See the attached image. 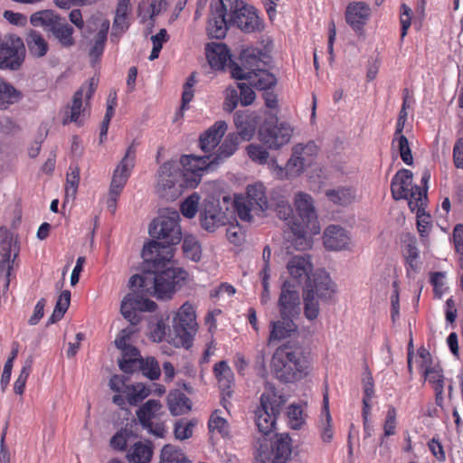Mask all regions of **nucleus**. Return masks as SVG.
Here are the masks:
<instances>
[{
  "label": "nucleus",
  "mask_w": 463,
  "mask_h": 463,
  "mask_svg": "<svg viewBox=\"0 0 463 463\" xmlns=\"http://www.w3.org/2000/svg\"><path fill=\"white\" fill-rule=\"evenodd\" d=\"M129 437L130 431L126 429L118 431L110 439L111 448L119 451L125 450Z\"/></svg>",
  "instance_id": "338daca9"
},
{
  "label": "nucleus",
  "mask_w": 463,
  "mask_h": 463,
  "mask_svg": "<svg viewBox=\"0 0 463 463\" xmlns=\"http://www.w3.org/2000/svg\"><path fill=\"white\" fill-rule=\"evenodd\" d=\"M397 412L393 406H390L386 412L383 423V436L389 437L395 434Z\"/></svg>",
  "instance_id": "e2e57ef3"
},
{
  "label": "nucleus",
  "mask_w": 463,
  "mask_h": 463,
  "mask_svg": "<svg viewBox=\"0 0 463 463\" xmlns=\"http://www.w3.org/2000/svg\"><path fill=\"white\" fill-rule=\"evenodd\" d=\"M294 317L280 316L276 319L269 322V335L268 337L269 344L279 342L288 337L297 331V325L293 320Z\"/></svg>",
  "instance_id": "393cba45"
},
{
  "label": "nucleus",
  "mask_w": 463,
  "mask_h": 463,
  "mask_svg": "<svg viewBox=\"0 0 463 463\" xmlns=\"http://www.w3.org/2000/svg\"><path fill=\"white\" fill-rule=\"evenodd\" d=\"M32 371V361H26L23 365L20 374L14 382V392L16 394L22 395L25 389L27 379Z\"/></svg>",
  "instance_id": "052dcab7"
},
{
  "label": "nucleus",
  "mask_w": 463,
  "mask_h": 463,
  "mask_svg": "<svg viewBox=\"0 0 463 463\" xmlns=\"http://www.w3.org/2000/svg\"><path fill=\"white\" fill-rule=\"evenodd\" d=\"M69 17L70 21L81 31L84 37H87L88 34L92 32L93 26H97L98 22L100 21V19H94L92 21H89L85 25L81 13L79 9L71 10Z\"/></svg>",
  "instance_id": "3c124183"
},
{
  "label": "nucleus",
  "mask_w": 463,
  "mask_h": 463,
  "mask_svg": "<svg viewBox=\"0 0 463 463\" xmlns=\"http://www.w3.org/2000/svg\"><path fill=\"white\" fill-rule=\"evenodd\" d=\"M142 258L147 264L148 270L143 275L131 276L129 287L140 288L141 292L158 299L170 298L176 285L186 277L183 269L175 267L172 250L160 249L157 242L149 241L143 247Z\"/></svg>",
  "instance_id": "f257e3e1"
},
{
  "label": "nucleus",
  "mask_w": 463,
  "mask_h": 463,
  "mask_svg": "<svg viewBox=\"0 0 463 463\" xmlns=\"http://www.w3.org/2000/svg\"><path fill=\"white\" fill-rule=\"evenodd\" d=\"M73 32V28L70 24L61 22L52 30L55 39L64 48H70L75 44V40L72 36Z\"/></svg>",
  "instance_id": "37998d69"
},
{
  "label": "nucleus",
  "mask_w": 463,
  "mask_h": 463,
  "mask_svg": "<svg viewBox=\"0 0 463 463\" xmlns=\"http://www.w3.org/2000/svg\"><path fill=\"white\" fill-rule=\"evenodd\" d=\"M392 146L399 150L402 160L408 165L413 163L411 150L409 146L408 139L405 136L393 137Z\"/></svg>",
  "instance_id": "5fc2aeb1"
},
{
  "label": "nucleus",
  "mask_w": 463,
  "mask_h": 463,
  "mask_svg": "<svg viewBox=\"0 0 463 463\" xmlns=\"http://www.w3.org/2000/svg\"><path fill=\"white\" fill-rule=\"evenodd\" d=\"M323 244L330 251L350 250L353 246L350 232L335 224H331L325 229Z\"/></svg>",
  "instance_id": "aec40b11"
},
{
  "label": "nucleus",
  "mask_w": 463,
  "mask_h": 463,
  "mask_svg": "<svg viewBox=\"0 0 463 463\" xmlns=\"http://www.w3.org/2000/svg\"><path fill=\"white\" fill-rule=\"evenodd\" d=\"M199 219L201 226L209 232H213L227 221L225 213L222 210L219 202L214 199L203 201Z\"/></svg>",
  "instance_id": "6ab92c4d"
},
{
  "label": "nucleus",
  "mask_w": 463,
  "mask_h": 463,
  "mask_svg": "<svg viewBox=\"0 0 463 463\" xmlns=\"http://www.w3.org/2000/svg\"><path fill=\"white\" fill-rule=\"evenodd\" d=\"M179 178H182L179 163L168 161L164 163L158 170L157 191L162 197H174L176 192H172Z\"/></svg>",
  "instance_id": "a211bd4d"
},
{
  "label": "nucleus",
  "mask_w": 463,
  "mask_h": 463,
  "mask_svg": "<svg viewBox=\"0 0 463 463\" xmlns=\"http://www.w3.org/2000/svg\"><path fill=\"white\" fill-rule=\"evenodd\" d=\"M289 277L297 284L306 282V285L313 281V264L308 254L295 255L289 259L287 264Z\"/></svg>",
  "instance_id": "412c9836"
},
{
  "label": "nucleus",
  "mask_w": 463,
  "mask_h": 463,
  "mask_svg": "<svg viewBox=\"0 0 463 463\" xmlns=\"http://www.w3.org/2000/svg\"><path fill=\"white\" fill-rule=\"evenodd\" d=\"M371 16V8L364 2H351L345 13L346 24L357 33H360Z\"/></svg>",
  "instance_id": "5701e85b"
},
{
  "label": "nucleus",
  "mask_w": 463,
  "mask_h": 463,
  "mask_svg": "<svg viewBox=\"0 0 463 463\" xmlns=\"http://www.w3.org/2000/svg\"><path fill=\"white\" fill-rule=\"evenodd\" d=\"M232 5V21L244 33L260 32L264 28L263 22L256 9L239 0H228Z\"/></svg>",
  "instance_id": "ddd939ff"
},
{
  "label": "nucleus",
  "mask_w": 463,
  "mask_h": 463,
  "mask_svg": "<svg viewBox=\"0 0 463 463\" xmlns=\"http://www.w3.org/2000/svg\"><path fill=\"white\" fill-rule=\"evenodd\" d=\"M21 98L20 91L13 85L0 80V109H6L9 106L18 102Z\"/></svg>",
  "instance_id": "79ce46f5"
},
{
  "label": "nucleus",
  "mask_w": 463,
  "mask_h": 463,
  "mask_svg": "<svg viewBox=\"0 0 463 463\" xmlns=\"http://www.w3.org/2000/svg\"><path fill=\"white\" fill-rule=\"evenodd\" d=\"M213 373L222 392L230 396L231 388L234 382V376L231 367L225 361H221L215 364Z\"/></svg>",
  "instance_id": "2f4dec72"
},
{
  "label": "nucleus",
  "mask_w": 463,
  "mask_h": 463,
  "mask_svg": "<svg viewBox=\"0 0 463 463\" xmlns=\"http://www.w3.org/2000/svg\"><path fill=\"white\" fill-rule=\"evenodd\" d=\"M243 198L253 207L260 210V212L265 211L269 206L265 187L261 183L248 185L247 196Z\"/></svg>",
  "instance_id": "72a5a7b5"
},
{
  "label": "nucleus",
  "mask_w": 463,
  "mask_h": 463,
  "mask_svg": "<svg viewBox=\"0 0 463 463\" xmlns=\"http://www.w3.org/2000/svg\"><path fill=\"white\" fill-rule=\"evenodd\" d=\"M162 404L158 400L150 399L137 411L138 422L142 427H149L150 422L162 414Z\"/></svg>",
  "instance_id": "c756f323"
},
{
  "label": "nucleus",
  "mask_w": 463,
  "mask_h": 463,
  "mask_svg": "<svg viewBox=\"0 0 463 463\" xmlns=\"http://www.w3.org/2000/svg\"><path fill=\"white\" fill-rule=\"evenodd\" d=\"M226 237L228 241L234 244L240 245L244 241V231L238 223H231L226 230Z\"/></svg>",
  "instance_id": "0e129e2a"
},
{
  "label": "nucleus",
  "mask_w": 463,
  "mask_h": 463,
  "mask_svg": "<svg viewBox=\"0 0 463 463\" xmlns=\"http://www.w3.org/2000/svg\"><path fill=\"white\" fill-rule=\"evenodd\" d=\"M326 195L333 203L347 206L354 202L356 191L352 186H340L327 190Z\"/></svg>",
  "instance_id": "c9c22d12"
},
{
  "label": "nucleus",
  "mask_w": 463,
  "mask_h": 463,
  "mask_svg": "<svg viewBox=\"0 0 463 463\" xmlns=\"http://www.w3.org/2000/svg\"><path fill=\"white\" fill-rule=\"evenodd\" d=\"M298 148H292V154L286 164V168L290 178L300 175L307 167L298 156Z\"/></svg>",
  "instance_id": "603ef678"
},
{
  "label": "nucleus",
  "mask_w": 463,
  "mask_h": 463,
  "mask_svg": "<svg viewBox=\"0 0 463 463\" xmlns=\"http://www.w3.org/2000/svg\"><path fill=\"white\" fill-rule=\"evenodd\" d=\"M238 146V136L236 134H229L219 148L210 155L212 156V162L217 166L224 159L230 157L234 154Z\"/></svg>",
  "instance_id": "e433bc0d"
},
{
  "label": "nucleus",
  "mask_w": 463,
  "mask_h": 463,
  "mask_svg": "<svg viewBox=\"0 0 463 463\" xmlns=\"http://www.w3.org/2000/svg\"><path fill=\"white\" fill-rule=\"evenodd\" d=\"M323 411L319 420L320 436L324 442L329 443L333 439L332 418L329 413V401L327 394L324 395Z\"/></svg>",
  "instance_id": "ea45409f"
},
{
  "label": "nucleus",
  "mask_w": 463,
  "mask_h": 463,
  "mask_svg": "<svg viewBox=\"0 0 463 463\" xmlns=\"http://www.w3.org/2000/svg\"><path fill=\"white\" fill-rule=\"evenodd\" d=\"M80 182V169L76 165H71L66 177L65 197L66 200H73L76 196Z\"/></svg>",
  "instance_id": "8fccbe9b"
},
{
  "label": "nucleus",
  "mask_w": 463,
  "mask_h": 463,
  "mask_svg": "<svg viewBox=\"0 0 463 463\" xmlns=\"http://www.w3.org/2000/svg\"><path fill=\"white\" fill-rule=\"evenodd\" d=\"M266 53L259 48L250 47L241 54L242 66L231 64V74L237 80H246L249 84L260 89L269 90L277 83L274 74L263 68V59Z\"/></svg>",
  "instance_id": "7ed1b4c3"
},
{
  "label": "nucleus",
  "mask_w": 463,
  "mask_h": 463,
  "mask_svg": "<svg viewBox=\"0 0 463 463\" xmlns=\"http://www.w3.org/2000/svg\"><path fill=\"white\" fill-rule=\"evenodd\" d=\"M194 424L191 421H178L175 425V436L177 439L184 440L193 435Z\"/></svg>",
  "instance_id": "774afa93"
},
{
  "label": "nucleus",
  "mask_w": 463,
  "mask_h": 463,
  "mask_svg": "<svg viewBox=\"0 0 463 463\" xmlns=\"http://www.w3.org/2000/svg\"><path fill=\"white\" fill-rule=\"evenodd\" d=\"M61 18L52 10H42L33 14L30 22L34 27H43L52 32Z\"/></svg>",
  "instance_id": "4c0bfd02"
},
{
  "label": "nucleus",
  "mask_w": 463,
  "mask_h": 463,
  "mask_svg": "<svg viewBox=\"0 0 463 463\" xmlns=\"http://www.w3.org/2000/svg\"><path fill=\"white\" fill-rule=\"evenodd\" d=\"M157 305L153 300L145 298L137 293H128L121 301L120 312L132 326H137L140 320V312H153Z\"/></svg>",
  "instance_id": "2eb2a0df"
},
{
  "label": "nucleus",
  "mask_w": 463,
  "mask_h": 463,
  "mask_svg": "<svg viewBox=\"0 0 463 463\" xmlns=\"http://www.w3.org/2000/svg\"><path fill=\"white\" fill-rule=\"evenodd\" d=\"M199 203L200 196L197 193L189 195L180 206L182 214L188 219L194 218L198 212Z\"/></svg>",
  "instance_id": "6e6d98bb"
},
{
  "label": "nucleus",
  "mask_w": 463,
  "mask_h": 463,
  "mask_svg": "<svg viewBox=\"0 0 463 463\" xmlns=\"http://www.w3.org/2000/svg\"><path fill=\"white\" fill-rule=\"evenodd\" d=\"M70 303H71V292L69 290H63L60 294V296L56 301V305L54 307V309H53V312H52L51 317L48 320V323L54 324L57 321H59L60 319H61L62 317L64 316V314L66 313V311L70 306Z\"/></svg>",
  "instance_id": "de8ad7c7"
},
{
  "label": "nucleus",
  "mask_w": 463,
  "mask_h": 463,
  "mask_svg": "<svg viewBox=\"0 0 463 463\" xmlns=\"http://www.w3.org/2000/svg\"><path fill=\"white\" fill-rule=\"evenodd\" d=\"M280 316L295 317L300 310V298L295 285L289 281L283 283L278 300Z\"/></svg>",
  "instance_id": "4be33fe9"
},
{
  "label": "nucleus",
  "mask_w": 463,
  "mask_h": 463,
  "mask_svg": "<svg viewBox=\"0 0 463 463\" xmlns=\"http://www.w3.org/2000/svg\"><path fill=\"white\" fill-rule=\"evenodd\" d=\"M128 14H119L116 12L112 27L113 32L111 36L113 37L117 34L124 33L128 29Z\"/></svg>",
  "instance_id": "69168bd1"
},
{
  "label": "nucleus",
  "mask_w": 463,
  "mask_h": 463,
  "mask_svg": "<svg viewBox=\"0 0 463 463\" xmlns=\"http://www.w3.org/2000/svg\"><path fill=\"white\" fill-rule=\"evenodd\" d=\"M143 374L150 380H156L160 376V367L157 361L154 357H146L140 359L138 362Z\"/></svg>",
  "instance_id": "4d7b16f0"
},
{
  "label": "nucleus",
  "mask_w": 463,
  "mask_h": 463,
  "mask_svg": "<svg viewBox=\"0 0 463 463\" xmlns=\"http://www.w3.org/2000/svg\"><path fill=\"white\" fill-rule=\"evenodd\" d=\"M293 148H298V156L307 167L312 165L318 153V146L314 141L297 144Z\"/></svg>",
  "instance_id": "09e8293b"
},
{
  "label": "nucleus",
  "mask_w": 463,
  "mask_h": 463,
  "mask_svg": "<svg viewBox=\"0 0 463 463\" xmlns=\"http://www.w3.org/2000/svg\"><path fill=\"white\" fill-rule=\"evenodd\" d=\"M271 368L279 380L292 383L307 374L308 363L299 351L281 346L272 356Z\"/></svg>",
  "instance_id": "39448f33"
},
{
  "label": "nucleus",
  "mask_w": 463,
  "mask_h": 463,
  "mask_svg": "<svg viewBox=\"0 0 463 463\" xmlns=\"http://www.w3.org/2000/svg\"><path fill=\"white\" fill-rule=\"evenodd\" d=\"M293 203L297 215L288 222L291 232L288 238L296 250H306L312 248V236L320 232L314 200L310 194L298 192Z\"/></svg>",
  "instance_id": "f03ea898"
},
{
  "label": "nucleus",
  "mask_w": 463,
  "mask_h": 463,
  "mask_svg": "<svg viewBox=\"0 0 463 463\" xmlns=\"http://www.w3.org/2000/svg\"><path fill=\"white\" fill-rule=\"evenodd\" d=\"M293 128L277 118L266 119L259 129L260 141L271 150H279L289 143Z\"/></svg>",
  "instance_id": "9d476101"
},
{
  "label": "nucleus",
  "mask_w": 463,
  "mask_h": 463,
  "mask_svg": "<svg viewBox=\"0 0 463 463\" xmlns=\"http://www.w3.org/2000/svg\"><path fill=\"white\" fill-rule=\"evenodd\" d=\"M96 90V82L92 78L89 81L83 83L80 88L74 93L71 103L64 109L62 124L76 123L78 126L82 125L88 116L89 101Z\"/></svg>",
  "instance_id": "1a4fd4ad"
},
{
  "label": "nucleus",
  "mask_w": 463,
  "mask_h": 463,
  "mask_svg": "<svg viewBox=\"0 0 463 463\" xmlns=\"http://www.w3.org/2000/svg\"><path fill=\"white\" fill-rule=\"evenodd\" d=\"M288 425L293 430H300L305 424L303 409L299 405L291 404L288 408Z\"/></svg>",
  "instance_id": "864d4df0"
},
{
  "label": "nucleus",
  "mask_w": 463,
  "mask_h": 463,
  "mask_svg": "<svg viewBox=\"0 0 463 463\" xmlns=\"http://www.w3.org/2000/svg\"><path fill=\"white\" fill-rule=\"evenodd\" d=\"M136 144L133 141L127 148L125 156L114 170L111 184L124 187L131 175L136 162Z\"/></svg>",
  "instance_id": "b1692460"
},
{
  "label": "nucleus",
  "mask_w": 463,
  "mask_h": 463,
  "mask_svg": "<svg viewBox=\"0 0 463 463\" xmlns=\"http://www.w3.org/2000/svg\"><path fill=\"white\" fill-rule=\"evenodd\" d=\"M259 117L250 110H238L234 114V124L242 140H250L255 132Z\"/></svg>",
  "instance_id": "a878e982"
},
{
  "label": "nucleus",
  "mask_w": 463,
  "mask_h": 463,
  "mask_svg": "<svg viewBox=\"0 0 463 463\" xmlns=\"http://www.w3.org/2000/svg\"><path fill=\"white\" fill-rule=\"evenodd\" d=\"M150 394V390L143 383L129 385L125 389L127 402L130 405H137Z\"/></svg>",
  "instance_id": "49530a36"
},
{
  "label": "nucleus",
  "mask_w": 463,
  "mask_h": 463,
  "mask_svg": "<svg viewBox=\"0 0 463 463\" xmlns=\"http://www.w3.org/2000/svg\"><path fill=\"white\" fill-rule=\"evenodd\" d=\"M285 402L274 388H269L260 396V405L255 411V423L260 433L264 436L273 431L276 418L280 413L281 406Z\"/></svg>",
  "instance_id": "6e6552de"
},
{
  "label": "nucleus",
  "mask_w": 463,
  "mask_h": 463,
  "mask_svg": "<svg viewBox=\"0 0 463 463\" xmlns=\"http://www.w3.org/2000/svg\"><path fill=\"white\" fill-rule=\"evenodd\" d=\"M227 130L224 121H217L200 137V147L204 155H213V151L220 144L222 137Z\"/></svg>",
  "instance_id": "bb28decb"
},
{
  "label": "nucleus",
  "mask_w": 463,
  "mask_h": 463,
  "mask_svg": "<svg viewBox=\"0 0 463 463\" xmlns=\"http://www.w3.org/2000/svg\"><path fill=\"white\" fill-rule=\"evenodd\" d=\"M247 154L252 161L260 165L267 164L269 161V152L265 147L259 144H250L247 146Z\"/></svg>",
  "instance_id": "bf43d9fd"
},
{
  "label": "nucleus",
  "mask_w": 463,
  "mask_h": 463,
  "mask_svg": "<svg viewBox=\"0 0 463 463\" xmlns=\"http://www.w3.org/2000/svg\"><path fill=\"white\" fill-rule=\"evenodd\" d=\"M337 292L336 285L330 275L318 269L313 275V281L307 284L303 289V309L305 317L313 321L320 313V302L328 303Z\"/></svg>",
  "instance_id": "20e7f679"
},
{
  "label": "nucleus",
  "mask_w": 463,
  "mask_h": 463,
  "mask_svg": "<svg viewBox=\"0 0 463 463\" xmlns=\"http://www.w3.org/2000/svg\"><path fill=\"white\" fill-rule=\"evenodd\" d=\"M208 430L212 438L214 436L228 438L230 436V424L222 416L221 410H215L212 412L208 420Z\"/></svg>",
  "instance_id": "473e14b6"
},
{
  "label": "nucleus",
  "mask_w": 463,
  "mask_h": 463,
  "mask_svg": "<svg viewBox=\"0 0 463 463\" xmlns=\"http://www.w3.org/2000/svg\"><path fill=\"white\" fill-rule=\"evenodd\" d=\"M206 58L210 66L214 70H222L231 61V55L227 46L220 43H208Z\"/></svg>",
  "instance_id": "cd10ccee"
},
{
  "label": "nucleus",
  "mask_w": 463,
  "mask_h": 463,
  "mask_svg": "<svg viewBox=\"0 0 463 463\" xmlns=\"http://www.w3.org/2000/svg\"><path fill=\"white\" fill-rule=\"evenodd\" d=\"M445 279V272L438 271L430 274V283L433 286L434 295L438 298H441V297L447 290Z\"/></svg>",
  "instance_id": "680f3d73"
},
{
  "label": "nucleus",
  "mask_w": 463,
  "mask_h": 463,
  "mask_svg": "<svg viewBox=\"0 0 463 463\" xmlns=\"http://www.w3.org/2000/svg\"><path fill=\"white\" fill-rule=\"evenodd\" d=\"M179 165H182L183 180L180 185L189 188L196 187L201 182L203 175L216 167L215 164L212 162L210 155H184L181 157Z\"/></svg>",
  "instance_id": "9b49d317"
},
{
  "label": "nucleus",
  "mask_w": 463,
  "mask_h": 463,
  "mask_svg": "<svg viewBox=\"0 0 463 463\" xmlns=\"http://www.w3.org/2000/svg\"><path fill=\"white\" fill-rule=\"evenodd\" d=\"M27 46L30 53L34 57L44 56L49 49L48 43L44 37L37 31L31 30L26 38Z\"/></svg>",
  "instance_id": "58836bf2"
},
{
  "label": "nucleus",
  "mask_w": 463,
  "mask_h": 463,
  "mask_svg": "<svg viewBox=\"0 0 463 463\" xmlns=\"http://www.w3.org/2000/svg\"><path fill=\"white\" fill-rule=\"evenodd\" d=\"M18 247L13 235L7 230L0 229V276L9 285V278L14 267V260L18 255Z\"/></svg>",
  "instance_id": "f3484780"
},
{
  "label": "nucleus",
  "mask_w": 463,
  "mask_h": 463,
  "mask_svg": "<svg viewBox=\"0 0 463 463\" xmlns=\"http://www.w3.org/2000/svg\"><path fill=\"white\" fill-rule=\"evenodd\" d=\"M152 455L153 449L150 444L137 441L128 449L127 458L129 463H149Z\"/></svg>",
  "instance_id": "f704fd0d"
},
{
  "label": "nucleus",
  "mask_w": 463,
  "mask_h": 463,
  "mask_svg": "<svg viewBox=\"0 0 463 463\" xmlns=\"http://www.w3.org/2000/svg\"><path fill=\"white\" fill-rule=\"evenodd\" d=\"M180 214L175 209L166 208L161 211L159 216L149 226V234L159 244L160 249L169 248L174 253L172 245L182 240V232L179 224Z\"/></svg>",
  "instance_id": "423d86ee"
},
{
  "label": "nucleus",
  "mask_w": 463,
  "mask_h": 463,
  "mask_svg": "<svg viewBox=\"0 0 463 463\" xmlns=\"http://www.w3.org/2000/svg\"><path fill=\"white\" fill-rule=\"evenodd\" d=\"M234 204L238 216L241 221L250 222L252 220L251 213L260 212V210L250 204L243 197L236 198Z\"/></svg>",
  "instance_id": "13d9d810"
},
{
  "label": "nucleus",
  "mask_w": 463,
  "mask_h": 463,
  "mask_svg": "<svg viewBox=\"0 0 463 463\" xmlns=\"http://www.w3.org/2000/svg\"><path fill=\"white\" fill-rule=\"evenodd\" d=\"M413 174L411 170L401 169L392 177L391 184L394 200L407 199L411 212L419 211L426 205L427 187L421 188L412 184Z\"/></svg>",
  "instance_id": "0eeeda50"
},
{
  "label": "nucleus",
  "mask_w": 463,
  "mask_h": 463,
  "mask_svg": "<svg viewBox=\"0 0 463 463\" xmlns=\"http://www.w3.org/2000/svg\"><path fill=\"white\" fill-rule=\"evenodd\" d=\"M174 327L182 345L189 347L197 330L195 310L189 302L184 303L174 318Z\"/></svg>",
  "instance_id": "4468645a"
},
{
  "label": "nucleus",
  "mask_w": 463,
  "mask_h": 463,
  "mask_svg": "<svg viewBox=\"0 0 463 463\" xmlns=\"http://www.w3.org/2000/svg\"><path fill=\"white\" fill-rule=\"evenodd\" d=\"M24 44L20 37H5L0 46V69L17 70L24 61Z\"/></svg>",
  "instance_id": "dca6fc26"
},
{
  "label": "nucleus",
  "mask_w": 463,
  "mask_h": 463,
  "mask_svg": "<svg viewBox=\"0 0 463 463\" xmlns=\"http://www.w3.org/2000/svg\"><path fill=\"white\" fill-rule=\"evenodd\" d=\"M160 463H191V461L180 449L173 445H165L161 450Z\"/></svg>",
  "instance_id": "a18cd8bd"
},
{
  "label": "nucleus",
  "mask_w": 463,
  "mask_h": 463,
  "mask_svg": "<svg viewBox=\"0 0 463 463\" xmlns=\"http://www.w3.org/2000/svg\"><path fill=\"white\" fill-rule=\"evenodd\" d=\"M109 29V20H100L98 22L97 26H93L92 31L98 30L95 34L92 46L90 50V57L93 60H98L104 52L105 43L107 42L108 32Z\"/></svg>",
  "instance_id": "c85d7f7f"
},
{
  "label": "nucleus",
  "mask_w": 463,
  "mask_h": 463,
  "mask_svg": "<svg viewBox=\"0 0 463 463\" xmlns=\"http://www.w3.org/2000/svg\"><path fill=\"white\" fill-rule=\"evenodd\" d=\"M425 380L432 385L438 395L442 394L444 391L443 370L438 364H433L422 370Z\"/></svg>",
  "instance_id": "a19ab883"
},
{
  "label": "nucleus",
  "mask_w": 463,
  "mask_h": 463,
  "mask_svg": "<svg viewBox=\"0 0 463 463\" xmlns=\"http://www.w3.org/2000/svg\"><path fill=\"white\" fill-rule=\"evenodd\" d=\"M290 438L288 434L277 435L275 439H263L257 449L255 463H286L291 455Z\"/></svg>",
  "instance_id": "f8f14e48"
},
{
  "label": "nucleus",
  "mask_w": 463,
  "mask_h": 463,
  "mask_svg": "<svg viewBox=\"0 0 463 463\" xmlns=\"http://www.w3.org/2000/svg\"><path fill=\"white\" fill-rule=\"evenodd\" d=\"M183 251L186 258L193 261H199L202 257L201 244L196 237L185 234L183 239Z\"/></svg>",
  "instance_id": "c03bdc74"
},
{
  "label": "nucleus",
  "mask_w": 463,
  "mask_h": 463,
  "mask_svg": "<svg viewBox=\"0 0 463 463\" xmlns=\"http://www.w3.org/2000/svg\"><path fill=\"white\" fill-rule=\"evenodd\" d=\"M167 405L170 412L175 416L185 414L192 408L190 399L179 390H174L168 393Z\"/></svg>",
  "instance_id": "7c9ffc66"
}]
</instances>
